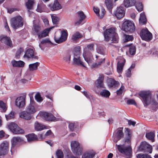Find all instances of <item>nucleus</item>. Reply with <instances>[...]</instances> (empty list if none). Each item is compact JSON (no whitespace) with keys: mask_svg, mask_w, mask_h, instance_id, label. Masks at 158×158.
I'll list each match as a JSON object with an SVG mask.
<instances>
[{"mask_svg":"<svg viewBox=\"0 0 158 158\" xmlns=\"http://www.w3.org/2000/svg\"><path fill=\"white\" fill-rule=\"evenodd\" d=\"M47 44L51 45L52 44L49 39H45L43 40L39 43V46L41 50H44Z\"/></svg>","mask_w":158,"mask_h":158,"instance_id":"b1692460","label":"nucleus"},{"mask_svg":"<svg viewBox=\"0 0 158 158\" xmlns=\"http://www.w3.org/2000/svg\"><path fill=\"white\" fill-rule=\"evenodd\" d=\"M68 36L67 30H64L61 32V35L58 37L56 35L54 37L55 41L58 44L61 43L65 41L67 39Z\"/></svg>","mask_w":158,"mask_h":158,"instance_id":"9b49d317","label":"nucleus"},{"mask_svg":"<svg viewBox=\"0 0 158 158\" xmlns=\"http://www.w3.org/2000/svg\"><path fill=\"white\" fill-rule=\"evenodd\" d=\"M105 2L107 9L110 11H111L113 7L112 1L111 0H106Z\"/></svg>","mask_w":158,"mask_h":158,"instance_id":"79ce46f5","label":"nucleus"},{"mask_svg":"<svg viewBox=\"0 0 158 158\" xmlns=\"http://www.w3.org/2000/svg\"><path fill=\"white\" fill-rule=\"evenodd\" d=\"M9 143L6 141H4L0 144V156L6 154L8 152Z\"/></svg>","mask_w":158,"mask_h":158,"instance_id":"4468645a","label":"nucleus"},{"mask_svg":"<svg viewBox=\"0 0 158 158\" xmlns=\"http://www.w3.org/2000/svg\"><path fill=\"white\" fill-rule=\"evenodd\" d=\"M87 49L91 51L93 50L94 44H90L87 45L86 48L84 49L83 54L85 60L89 64L93 61L94 59L91 53L88 50H87Z\"/></svg>","mask_w":158,"mask_h":158,"instance_id":"7ed1b4c3","label":"nucleus"},{"mask_svg":"<svg viewBox=\"0 0 158 158\" xmlns=\"http://www.w3.org/2000/svg\"><path fill=\"white\" fill-rule=\"evenodd\" d=\"M41 116L45 120L48 121H56L57 118L51 113L46 112H43L41 114Z\"/></svg>","mask_w":158,"mask_h":158,"instance_id":"dca6fc26","label":"nucleus"},{"mask_svg":"<svg viewBox=\"0 0 158 158\" xmlns=\"http://www.w3.org/2000/svg\"><path fill=\"white\" fill-rule=\"evenodd\" d=\"M11 63L14 67H22L24 66L25 63L21 60L18 61L15 60L12 61Z\"/></svg>","mask_w":158,"mask_h":158,"instance_id":"c85d7f7f","label":"nucleus"},{"mask_svg":"<svg viewBox=\"0 0 158 158\" xmlns=\"http://www.w3.org/2000/svg\"><path fill=\"white\" fill-rule=\"evenodd\" d=\"M131 70L130 69H128L126 71V75L127 77H130L131 76Z\"/></svg>","mask_w":158,"mask_h":158,"instance_id":"69168bd1","label":"nucleus"},{"mask_svg":"<svg viewBox=\"0 0 158 158\" xmlns=\"http://www.w3.org/2000/svg\"><path fill=\"white\" fill-rule=\"evenodd\" d=\"M56 155L57 158H64L63 152L60 150H58L56 152Z\"/></svg>","mask_w":158,"mask_h":158,"instance_id":"4d7b16f0","label":"nucleus"},{"mask_svg":"<svg viewBox=\"0 0 158 158\" xmlns=\"http://www.w3.org/2000/svg\"><path fill=\"white\" fill-rule=\"evenodd\" d=\"M107 84L110 87L116 88L119 85V83L114 79L110 78L107 80Z\"/></svg>","mask_w":158,"mask_h":158,"instance_id":"4be33fe9","label":"nucleus"},{"mask_svg":"<svg viewBox=\"0 0 158 158\" xmlns=\"http://www.w3.org/2000/svg\"><path fill=\"white\" fill-rule=\"evenodd\" d=\"M135 7L137 10L139 12L143 10V6L141 2H137L135 5Z\"/></svg>","mask_w":158,"mask_h":158,"instance_id":"603ef678","label":"nucleus"},{"mask_svg":"<svg viewBox=\"0 0 158 158\" xmlns=\"http://www.w3.org/2000/svg\"><path fill=\"white\" fill-rule=\"evenodd\" d=\"M115 29L114 28H110L106 29L104 32V35L105 39L106 41H108L110 37H112V43H118V37L117 33L115 32Z\"/></svg>","mask_w":158,"mask_h":158,"instance_id":"f03ea898","label":"nucleus"},{"mask_svg":"<svg viewBox=\"0 0 158 158\" xmlns=\"http://www.w3.org/2000/svg\"><path fill=\"white\" fill-rule=\"evenodd\" d=\"M10 130L14 134H20L24 132V131L19 128L17 124L14 123H11L8 125Z\"/></svg>","mask_w":158,"mask_h":158,"instance_id":"f8f14e48","label":"nucleus"},{"mask_svg":"<svg viewBox=\"0 0 158 158\" xmlns=\"http://www.w3.org/2000/svg\"><path fill=\"white\" fill-rule=\"evenodd\" d=\"M95 154V152L93 151H90L84 154L82 158H93Z\"/></svg>","mask_w":158,"mask_h":158,"instance_id":"473e14b6","label":"nucleus"},{"mask_svg":"<svg viewBox=\"0 0 158 158\" xmlns=\"http://www.w3.org/2000/svg\"><path fill=\"white\" fill-rule=\"evenodd\" d=\"M135 0H124L123 5L126 7H130L135 5Z\"/></svg>","mask_w":158,"mask_h":158,"instance_id":"72a5a7b5","label":"nucleus"},{"mask_svg":"<svg viewBox=\"0 0 158 158\" xmlns=\"http://www.w3.org/2000/svg\"><path fill=\"white\" fill-rule=\"evenodd\" d=\"M82 37V35L78 32L75 33L72 36V39L74 42H76L77 40Z\"/></svg>","mask_w":158,"mask_h":158,"instance_id":"e433bc0d","label":"nucleus"},{"mask_svg":"<svg viewBox=\"0 0 158 158\" xmlns=\"http://www.w3.org/2000/svg\"><path fill=\"white\" fill-rule=\"evenodd\" d=\"M100 94L102 96L108 98L110 95V93L108 90L104 89L100 92Z\"/></svg>","mask_w":158,"mask_h":158,"instance_id":"37998d69","label":"nucleus"},{"mask_svg":"<svg viewBox=\"0 0 158 158\" xmlns=\"http://www.w3.org/2000/svg\"><path fill=\"white\" fill-rule=\"evenodd\" d=\"M124 37L125 39L124 42L132 41L133 39V36L132 35L124 34Z\"/></svg>","mask_w":158,"mask_h":158,"instance_id":"864d4df0","label":"nucleus"},{"mask_svg":"<svg viewBox=\"0 0 158 158\" xmlns=\"http://www.w3.org/2000/svg\"><path fill=\"white\" fill-rule=\"evenodd\" d=\"M72 152L77 155H81L82 153V148L80 144L76 141H72L71 144Z\"/></svg>","mask_w":158,"mask_h":158,"instance_id":"6e6552de","label":"nucleus"},{"mask_svg":"<svg viewBox=\"0 0 158 158\" xmlns=\"http://www.w3.org/2000/svg\"><path fill=\"white\" fill-rule=\"evenodd\" d=\"M123 127H120L118 129L116 133V136L114 137L113 139L114 142L116 143L123 137L124 134L123 131Z\"/></svg>","mask_w":158,"mask_h":158,"instance_id":"a211bd4d","label":"nucleus"},{"mask_svg":"<svg viewBox=\"0 0 158 158\" xmlns=\"http://www.w3.org/2000/svg\"><path fill=\"white\" fill-rule=\"evenodd\" d=\"M1 41L10 48L13 47L12 42L10 37L7 36L3 37L1 39Z\"/></svg>","mask_w":158,"mask_h":158,"instance_id":"393cba45","label":"nucleus"},{"mask_svg":"<svg viewBox=\"0 0 158 158\" xmlns=\"http://www.w3.org/2000/svg\"><path fill=\"white\" fill-rule=\"evenodd\" d=\"M35 21H33V30L36 33L37 35L41 31V28L39 23H35Z\"/></svg>","mask_w":158,"mask_h":158,"instance_id":"f704fd0d","label":"nucleus"},{"mask_svg":"<svg viewBox=\"0 0 158 158\" xmlns=\"http://www.w3.org/2000/svg\"><path fill=\"white\" fill-rule=\"evenodd\" d=\"M135 28L134 23L130 20L125 21L122 25V29L127 32H132L135 31Z\"/></svg>","mask_w":158,"mask_h":158,"instance_id":"0eeeda50","label":"nucleus"},{"mask_svg":"<svg viewBox=\"0 0 158 158\" xmlns=\"http://www.w3.org/2000/svg\"><path fill=\"white\" fill-rule=\"evenodd\" d=\"M129 52L131 55H134L135 53L136 48L135 46L132 45L130 47L129 50Z\"/></svg>","mask_w":158,"mask_h":158,"instance_id":"09e8293b","label":"nucleus"},{"mask_svg":"<svg viewBox=\"0 0 158 158\" xmlns=\"http://www.w3.org/2000/svg\"><path fill=\"white\" fill-rule=\"evenodd\" d=\"M120 60L118 61L117 65V71L119 73L122 72L125 62V59L123 57H121Z\"/></svg>","mask_w":158,"mask_h":158,"instance_id":"5701e85b","label":"nucleus"},{"mask_svg":"<svg viewBox=\"0 0 158 158\" xmlns=\"http://www.w3.org/2000/svg\"><path fill=\"white\" fill-rule=\"evenodd\" d=\"M73 60L74 63L77 65H81L84 67H85L83 64V62L81 60L79 56H74Z\"/></svg>","mask_w":158,"mask_h":158,"instance_id":"c9c22d12","label":"nucleus"},{"mask_svg":"<svg viewBox=\"0 0 158 158\" xmlns=\"http://www.w3.org/2000/svg\"><path fill=\"white\" fill-rule=\"evenodd\" d=\"M140 36L143 40L147 41H150L152 38V34L147 28L141 30L140 32Z\"/></svg>","mask_w":158,"mask_h":158,"instance_id":"1a4fd4ad","label":"nucleus"},{"mask_svg":"<svg viewBox=\"0 0 158 158\" xmlns=\"http://www.w3.org/2000/svg\"><path fill=\"white\" fill-rule=\"evenodd\" d=\"M139 94V96L142 98L145 106H147L151 103L152 99L151 98L152 95L150 91H142Z\"/></svg>","mask_w":158,"mask_h":158,"instance_id":"423d86ee","label":"nucleus"},{"mask_svg":"<svg viewBox=\"0 0 158 158\" xmlns=\"http://www.w3.org/2000/svg\"><path fill=\"white\" fill-rule=\"evenodd\" d=\"M139 21V23L142 24H145L146 23L147 19L144 13H141L140 14Z\"/></svg>","mask_w":158,"mask_h":158,"instance_id":"a19ab883","label":"nucleus"},{"mask_svg":"<svg viewBox=\"0 0 158 158\" xmlns=\"http://www.w3.org/2000/svg\"><path fill=\"white\" fill-rule=\"evenodd\" d=\"M94 10L95 13L98 16H100L99 9L97 7H94Z\"/></svg>","mask_w":158,"mask_h":158,"instance_id":"e2e57ef3","label":"nucleus"},{"mask_svg":"<svg viewBox=\"0 0 158 158\" xmlns=\"http://www.w3.org/2000/svg\"><path fill=\"white\" fill-rule=\"evenodd\" d=\"M138 150L140 152H146L151 153L152 152V146L144 141L141 142L138 147Z\"/></svg>","mask_w":158,"mask_h":158,"instance_id":"9d476101","label":"nucleus"},{"mask_svg":"<svg viewBox=\"0 0 158 158\" xmlns=\"http://www.w3.org/2000/svg\"><path fill=\"white\" fill-rule=\"evenodd\" d=\"M35 97V100L38 102H41L43 101V99L41 97L40 93L39 92L36 94Z\"/></svg>","mask_w":158,"mask_h":158,"instance_id":"8fccbe9b","label":"nucleus"},{"mask_svg":"<svg viewBox=\"0 0 158 158\" xmlns=\"http://www.w3.org/2000/svg\"><path fill=\"white\" fill-rule=\"evenodd\" d=\"M77 14V17L79 19L75 23V24L77 25H80L86 17L85 15L82 11H80L78 12Z\"/></svg>","mask_w":158,"mask_h":158,"instance_id":"bb28decb","label":"nucleus"},{"mask_svg":"<svg viewBox=\"0 0 158 158\" xmlns=\"http://www.w3.org/2000/svg\"><path fill=\"white\" fill-rule=\"evenodd\" d=\"M0 108L3 112H5L7 109L6 104L2 101H0Z\"/></svg>","mask_w":158,"mask_h":158,"instance_id":"de8ad7c7","label":"nucleus"},{"mask_svg":"<svg viewBox=\"0 0 158 158\" xmlns=\"http://www.w3.org/2000/svg\"><path fill=\"white\" fill-rule=\"evenodd\" d=\"M46 7L45 5L43 3L40 2L38 4L36 10L37 12L40 13L43 12L45 11Z\"/></svg>","mask_w":158,"mask_h":158,"instance_id":"2f4dec72","label":"nucleus"},{"mask_svg":"<svg viewBox=\"0 0 158 158\" xmlns=\"http://www.w3.org/2000/svg\"><path fill=\"white\" fill-rule=\"evenodd\" d=\"M53 28V27L48 28L42 31H40L37 35H38V38L39 39H41L47 36L51 29Z\"/></svg>","mask_w":158,"mask_h":158,"instance_id":"a878e982","label":"nucleus"},{"mask_svg":"<svg viewBox=\"0 0 158 158\" xmlns=\"http://www.w3.org/2000/svg\"><path fill=\"white\" fill-rule=\"evenodd\" d=\"M27 138L28 141L37 140H38L37 135L33 133L28 134L27 135Z\"/></svg>","mask_w":158,"mask_h":158,"instance_id":"4c0bfd02","label":"nucleus"},{"mask_svg":"<svg viewBox=\"0 0 158 158\" xmlns=\"http://www.w3.org/2000/svg\"><path fill=\"white\" fill-rule=\"evenodd\" d=\"M23 49L22 48H20L17 51L16 54V58L19 59L21 54L23 52Z\"/></svg>","mask_w":158,"mask_h":158,"instance_id":"5fc2aeb1","label":"nucleus"},{"mask_svg":"<svg viewBox=\"0 0 158 158\" xmlns=\"http://www.w3.org/2000/svg\"><path fill=\"white\" fill-rule=\"evenodd\" d=\"M23 57L24 58L27 57L33 59H37L38 58L37 56L35 55L33 50L31 48H29L26 51Z\"/></svg>","mask_w":158,"mask_h":158,"instance_id":"2eb2a0df","label":"nucleus"},{"mask_svg":"<svg viewBox=\"0 0 158 158\" xmlns=\"http://www.w3.org/2000/svg\"><path fill=\"white\" fill-rule=\"evenodd\" d=\"M15 114L13 112L11 111L8 114L5 115V117L7 120H9L14 118Z\"/></svg>","mask_w":158,"mask_h":158,"instance_id":"3c124183","label":"nucleus"},{"mask_svg":"<svg viewBox=\"0 0 158 158\" xmlns=\"http://www.w3.org/2000/svg\"><path fill=\"white\" fill-rule=\"evenodd\" d=\"M35 129L37 131H40L44 129H47L46 126L43 124L36 122L34 124Z\"/></svg>","mask_w":158,"mask_h":158,"instance_id":"cd10ccee","label":"nucleus"},{"mask_svg":"<svg viewBox=\"0 0 158 158\" xmlns=\"http://www.w3.org/2000/svg\"><path fill=\"white\" fill-rule=\"evenodd\" d=\"M43 21L44 24L45 26L47 27L49 25V21L47 18H44L43 19Z\"/></svg>","mask_w":158,"mask_h":158,"instance_id":"338daca9","label":"nucleus"},{"mask_svg":"<svg viewBox=\"0 0 158 158\" xmlns=\"http://www.w3.org/2000/svg\"><path fill=\"white\" fill-rule=\"evenodd\" d=\"M96 58H97L96 62L92 65V68L98 67L105 62L104 58H100V57L97 56H96Z\"/></svg>","mask_w":158,"mask_h":158,"instance_id":"c756f323","label":"nucleus"},{"mask_svg":"<svg viewBox=\"0 0 158 158\" xmlns=\"http://www.w3.org/2000/svg\"><path fill=\"white\" fill-rule=\"evenodd\" d=\"M105 13L106 11L104 9H102L101 12V14L100 15V16H99V17L101 18H102Z\"/></svg>","mask_w":158,"mask_h":158,"instance_id":"0e129e2a","label":"nucleus"},{"mask_svg":"<svg viewBox=\"0 0 158 158\" xmlns=\"http://www.w3.org/2000/svg\"><path fill=\"white\" fill-rule=\"evenodd\" d=\"M40 63L36 62L35 63L30 64L29 65V68L31 71H33L37 69Z\"/></svg>","mask_w":158,"mask_h":158,"instance_id":"ea45409f","label":"nucleus"},{"mask_svg":"<svg viewBox=\"0 0 158 158\" xmlns=\"http://www.w3.org/2000/svg\"><path fill=\"white\" fill-rule=\"evenodd\" d=\"M51 16L53 23L55 24H57L59 20L58 18L56 15H52Z\"/></svg>","mask_w":158,"mask_h":158,"instance_id":"13d9d810","label":"nucleus"},{"mask_svg":"<svg viewBox=\"0 0 158 158\" xmlns=\"http://www.w3.org/2000/svg\"><path fill=\"white\" fill-rule=\"evenodd\" d=\"M127 104L129 105H133L135 106H136V103L134 99H129L127 100Z\"/></svg>","mask_w":158,"mask_h":158,"instance_id":"052dcab7","label":"nucleus"},{"mask_svg":"<svg viewBox=\"0 0 158 158\" xmlns=\"http://www.w3.org/2000/svg\"><path fill=\"white\" fill-rule=\"evenodd\" d=\"M125 144L122 145H118L117 148L118 151L124 154L127 158H131L132 156V151L130 146L131 138V133L130 130L125 128Z\"/></svg>","mask_w":158,"mask_h":158,"instance_id":"f257e3e1","label":"nucleus"},{"mask_svg":"<svg viewBox=\"0 0 158 158\" xmlns=\"http://www.w3.org/2000/svg\"><path fill=\"white\" fill-rule=\"evenodd\" d=\"M136 157L137 158H152L148 154H138Z\"/></svg>","mask_w":158,"mask_h":158,"instance_id":"6e6d98bb","label":"nucleus"},{"mask_svg":"<svg viewBox=\"0 0 158 158\" xmlns=\"http://www.w3.org/2000/svg\"><path fill=\"white\" fill-rule=\"evenodd\" d=\"M146 137L148 139L151 140L152 142L154 141L155 133L153 132L147 133L146 134Z\"/></svg>","mask_w":158,"mask_h":158,"instance_id":"58836bf2","label":"nucleus"},{"mask_svg":"<svg viewBox=\"0 0 158 158\" xmlns=\"http://www.w3.org/2000/svg\"><path fill=\"white\" fill-rule=\"evenodd\" d=\"M19 116L20 118L28 120L32 118L31 114L26 110L21 112L19 114Z\"/></svg>","mask_w":158,"mask_h":158,"instance_id":"412c9836","label":"nucleus"},{"mask_svg":"<svg viewBox=\"0 0 158 158\" xmlns=\"http://www.w3.org/2000/svg\"><path fill=\"white\" fill-rule=\"evenodd\" d=\"M23 140V139L19 137H15L12 139V146L10 150L12 155L15 152V145L18 144L22 142Z\"/></svg>","mask_w":158,"mask_h":158,"instance_id":"ddd939ff","label":"nucleus"},{"mask_svg":"<svg viewBox=\"0 0 158 158\" xmlns=\"http://www.w3.org/2000/svg\"><path fill=\"white\" fill-rule=\"evenodd\" d=\"M114 14L118 19L123 18L125 15V11L123 8L122 6L117 7L116 10L114 11Z\"/></svg>","mask_w":158,"mask_h":158,"instance_id":"f3484780","label":"nucleus"},{"mask_svg":"<svg viewBox=\"0 0 158 158\" xmlns=\"http://www.w3.org/2000/svg\"><path fill=\"white\" fill-rule=\"evenodd\" d=\"M104 77V76L102 75L99 76L98 79L97 80L96 84L97 87L98 88L104 87L103 83Z\"/></svg>","mask_w":158,"mask_h":158,"instance_id":"7c9ffc66","label":"nucleus"},{"mask_svg":"<svg viewBox=\"0 0 158 158\" xmlns=\"http://www.w3.org/2000/svg\"><path fill=\"white\" fill-rule=\"evenodd\" d=\"M83 94L86 97V98H90V97L91 96L89 94V93L86 91H84L83 92Z\"/></svg>","mask_w":158,"mask_h":158,"instance_id":"774afa93","label":"nucleus"},{"mask_svg":"<svg viewBox=\"0 0 158 158\" xmlns=\"http://www.w3.org/2000/svg\"><path fill=\"white\" fill-rule=\"evenodd\" d=\"M81 48L80 47H76L74 48L73 51L74 56H79L80 54Z\"/></svg>","mask_w":158,"mask_h":158,"instance_id":"a18cd8bd","label":"nucleus"},{"mask_svg":"<svg viewBox=\"0 0 158 158\" xmlns=\"http://www.w3.org/2000/svg\"><path fill=\"white\" fill-rule=\"evenodd\" d=\"M16 105L19 108L23 107L25 105V99L23 96L18 97L15 100Z\"/></svg>","mask_w":158,"mask_h":158,"instance_id":"6ab92c4d","label":"nucleus"},{"mask_svg":"<svg viewBox=\"0 0 158 158\" xmlns=\"http://www.w3.org/2000/svg\"><path fill=\"white\" fill-rule=\"evenodd\" d=\"M77 122L71 123H69V127L70 130L73 131L75 128L77 127Z\"/></svg>","mask_w":158,"mask_h":158,"instance_id":"49530a36","label":"nucleus"},{"mask_svg":"<svg viewBox=\"0 0 158 158\" xmlns=\"http://www.w3.org/2000/svg\"><path fill=\"white\" fill-rule=\"evenodd\" d=\"M34 3V0H27V2L26 3L27 8L29 10L31 9Z\"/></svg>","mask_w":158,"mask_h":158,"instance_id":"c03bdc74","label":"nucleus"},{"mask_svg":"<svg viewBox=\"0 0 158 158\" xmlns=\"http://www.w3.org/2000/svg\"><path fill=\"white\" fill-rule=\"evenodd\" d=\"M33 94V93H31L29 94L30 102L29 105L26 107V110L31 114H34L39 110L37 108V106L35 104V102L33 99L32 96Z\"/></svg>","mask_w":158,"mask_h":158,"instance_id":"20e7f679","label":"nucleus"},{"mask_svg":"<svg viewBox=\"0 0 158 158\" xmlns=\"http://www.w3.org/2000/svg\"><path fill=\"white\" fill-rule=\"evenodd\" d=\"M97 52L103 55L104 53V50L103 47L100 46H98L97 48Z\"/></svg>","mask_w":158,"mask_h":158,"instance_id":"bf43d9fd","label":"nucleus"},{"mask_svg":"<svg viewBox=\"0 0 158 158\" xmlns=\"http://www.w3.org/2000/svg\"><path fill=\"white\" fill-rule=\"evenodd\" d=\"M49 7L52 11L58 10L62 8V6L57 1H54L53 4L49 5Z\"/></svg>","mask_w":158,"mask_h":158,"instance_id":"aec40b11","label":"nucleus"},{"mask_svg":"<svg viewBox=\"0 0 158 158\" xmlns=\"http://www.w3.org/2000/svg\"><path fill=\"white\" fill-rule=\"evenodd\" d=\"M124 89V87L123 86H121L120 88L118 90L116 91V93L117 95H120L122 94L123 92Z\"/></svg>","mask_w":158,"mask_h":158,"instance_id":"680f3d73","label":"nucleus"},{"mask_svg":"<svg viewBox=\"0 0 158 158\" xmlns=\"http://www.w3.org/2000/svg\"><path fill=\"white\" fill-rule=\"evenodd\" d=\"M11 25L14 29H16L23 25V21L22 17L20 16L14 17L11 19Z\"/></svg>","mask_w":158,"mask_h":158,"instance_id":"39448f33","label":"nucleus"}]
</instances>
